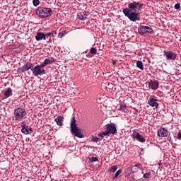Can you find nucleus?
<instances>
[{
	"instance_id": "nucleus-2",
	"label": "nucleus",
	"mask_w": 181,
	"mask_h": 181,
	"mask_svg": "<svg viewBox=\"0 0 181 181\" xmlns=\"http://www.w3.org/2000/svg\"><path fill=\"white\" fill-rule=\"evenodd\" d=\"M71 132L77 138H84V135L81 133V129L77 126V120L73 117L70 122Z\"/></svg>"
},
{
	"instance_id": "nucleus-8",
	"label": "nucleus",
	"mask_w": 181,
	"mask_h": 181,
	"mask_svg": "<svg viewBox=\"0 0 181 181\" xmlns=\"http://www.w3.org/2000/svg\"><path fill=\"white\" fill-rule=\"evenodd\" d=\"M105 128L109 134L112 135H117V124L115 123H110L105 125Z\"/></svg>"
},
{
	"instance_id": "nucleus-40",
	"label": "nucleus",
	"mask_w": 181,
	"mask_h": 181,
	"mask_svg": "<svg viewBox=\"0 0 181 181\" xmlns=\"http://www.w3.org/2000/svg\"><path fill=\"white\" fill-rule=\"evenodd\" d=\"M134 110H135L134 114H138V110H136V108H134Z\"/></svg>"
},
{
	"instance_id": "nucleus-37",
	"label": "nucleus",
	"mask_w": 181,
	"mask_h": 181,
	"mask_svg": "<svg viewBox=\"0 0 181 181\" xmlns=\"http://www.w3.org/2000/svg\"><path fill=\"white\" fill-rule=\"evenodd\" d=\"M177 139H181V132L177 134Z\"/></svg>"
},
{
	"instance_id": "nucleus-26",
	"label": "nucleus",
	"mask_w": 181,
	"mask_h": 181,
	"mask_svg": "<svg viewBox=\"0 0 181 181\" xmlns=\"http://www.w3.org/2000/svg\"><path fill=\"white\" fill-rule=\"evenodd\" d=\"M90 53L94 56L95 54H97V49L94 47H92L90 49Z\"/></svg>"
},
{
	"instance_id": "nucleus-13",
	"label": "nucleus",
	"mask_w": 181,
	"mask_h": 181,
	"mask_svg": "<svg viewBox=\"0 0 181 181\" xmlns=\"http://www.w3.org/2000/svg\"><path fill=\"white\" fill-rule=\"evenodd\" d=\"M148 105H150V107H155L156 108H158V107H159L158 100L153 98H150V99L148 100Z\"/></svg>"
},
{
	"instance_id": "nucleus-19",
	"label": "nucleus",
	"mask_w": 181,
	"mask_h": 181,
	"mask_svg": "<svg viewBox=\"0 0 181 181\" xmlns=\"http://www.w3.org/2000/svg\"><path fill=\"white\" fill-rule=\"evenodd\" d=\"M104 136H110V133L108 132L107 129H106L105 132H103L98 134V136H100L101 138H104Z\"/></svg>"
},
{
	"instance_id": "nucleus-1",
	"label": "nucleus",
	"mask_w": 181,
	"mask_h": 181,
	"mask_svg": "<svg viewBox=\"0 0 181 181\" xmlns=\"http://www.w3.org/2000/svg\"><path fill=\"white\" fill-rule=\"evenodd\" d=\"M145 4H141L139 1H133L132 3H129L128 7L123 8V13L131 22H136V21H141L139 18V12L142 11Z\"/></svg>"
},
{
	"instance_id": "nucleus-30",
	"label": "nucleus",
	"mask_w": 181,
	"mask_h": 181,
	"mask_svg": "<svg viewBox=\"0 0 181 181\" xmlns=\"http://www.w3.org/2000/svg\"><path fill=\"white\" fill-rule=\"evenodd\" d=\"M21 125L22 129L28 127V126H26V122H22Z\"/></svg>"
},
{
	"instance_id": "nucleus-33",
	"label": "nucleus",
	"mask_w": 181,
	"mask_h": 181,
	"mask_svg": "<svg viewBox=\"0 0 181 181\" xmlns=\"http://www.w3.org/2000/svg\"><path fill=\"white\" fill-rule=\"evenodd\" d=\"M50 33H51V35L52 37H54V36H56V35H57V31H56V30L52 31Z\"/></svg>"
},
{
	"instance_id": "nucleus-41",
	"label": "nucleus",
	"mask_w": 181,
	"mask_h": 181,
	"mask_svg": "<svg viewBox=\"0 0 181 181\" xmlns=\"http://www.w3.org/2000/svg\"><path fill=\"white\" fill-rule=\"evenodd\" d=\"M132 179H134V180H136L135 175H132Z\"/></svg>"
},
{
	"instance_id": "nucleus-39",
	"label": "nucleus",
	"mask_w": 181,
	"mask_h": 181,
	"mask_svg": "<svg viewBox=\"0 0 181 181\" xmlns=\"http://www.w3.org/2000/svg\"><path fill=\"white\" fill-rule=\"evenodd\" d=\"M128 173H127V175L128 176H130L131 175V174L132 173V171H127Z\"/></svg>"
},
{
	"instance_id": "nucleus-6",
	"label": "nucleus",
	"mask_w": 181,
	"mask_h": 181,
	"mask_svg": "<svg viewBox=\"0 0 181 181\" xmlns=\"http://www.w3.org/2000/svg\"><path fill=\"white\" fill-rule=\"evenodd\" d=\"M138 33L141 35H146V33L152 35V33H153V30L149 26L141 25L138 28Z\"/></svg>"
},
{
	"instance_id": "nucleus-12",
	"label": "nucleus",
	"mask_w": 181,
	"mask_h": 181,
	"mask_svg": "<svg viewBox=\"0 0 181 181\" xmlns=\"http://www.w3.org/2000/svg\"><path fill=\"white\" fill-rule=\"evenodd\" d=\"M158 136H160L161 138H166V136H168V135H169V132L168 131V129H166L165 128H160L158 131Z\"/></svg>"
},
{
	"instance_id": "nucleus-4",
	"label": "nucleus",
	"mask_w": 181,
	"mask_h": 181,
	"mask_svg": "<svg viewBox=\"0 0 181 181\" xmlns=\"http://www.w3.org/2000/svg\"><path fill=\"white\" fill-rule=\"evenodd\" d=\"M26 117V110L22 107H18L14 110L13 112V119L16 122H19L20 121L23 119V117Z\"/></svg>"
},
{
	"instance_id": "nucleus-20",
	"label": "nucleus",
	"mask_w": 181,
	"mask_h": 181,
	"mask_svg": "<svg viewBox=\"0 0 181 181\" xmlns=\"http://www.w3.org/2000/svg\"><path fill=\"white\" fill-rule=\"evenodd\" d=\"M78 19H80V21H86L87 18L86 16H84V13H78Z\"/></svg>"
},
{
	"instance_id": "nucleus-36",
	"label": "nucleus",
	"mask_w": 181,
	"mask_h": 181,
	"mask_svg": "<svg viewBox=\"0 0 181 181\" xmlns=\"http://www.w3.org/2000/svg\"><path fill=\"white\" fill-rule=\"evenodd\" d=\"M83 13H84V16H86V18L87 16H88V15H90V13L87 11H84Z\"/></svg>"
},
{
	"instance_id": "nucleus-35",
	"label": "nucleus",
	"mask_w": 181,
	"mask_h": 181,
	"mask_svg": "<svg viewBox=\"0 0 181 181\" xmlns=\"http://www.w3.org/2000/svg\"><path fill=\"white\" fill-rule=\"evenodd\" d=\"M63 36H64V34L63 33H59L58 34V37H59L60 39H62V37H63Z\"/></svg>"
},
{
	"instance_id": "nucleus-42",
	"label": "nucleus",
	"mask_w": 181,
	"mask_h": 181,
	"mask_svg": "<svg viewBox=\"0 0 181 181\" xmlns=\"http://www.w3.org/2000/svg\"><path fill=\"white\" fill-rule=\"evenodd\" d=\"M48 42H49V43H52V38H50Z\"/></svg>"
},
{
	"instance_id": "nucleus-25",
	"label": "nucleus",
	"mask_w": 181,
	"mask_h": 181,
	"mask_svg": "<svg viewBox=\"0 0 181 181\" xmlns=\"http://www.w3.org/2000/svg\"><path fill=\"white\" fill-rule=\"evenodd\" d=\"M122 172V170H117L115 173V175L113 177V179H117V177H118V176H119V175H121Z\"/></svg>"
},
{
	"instance_id": "nucleus-21",
	"label": "nucleus",
	"mask_w": 181,
	"mask_h": 181,
	"mask_svg": "<svg viewBox=\"0 0 181 181\" xmlns=\"http://www.w3.org/2000/svg\"><path fill=\"white\" fill-rule=\"evenodd\" d=\"M136 67H138V69H140V70H144V64L142 63V61L136 62Z\"/></svg>"
},
{
	"instance_id": "nucleus-43",
	"label": "nucleus",
	"mask_w": 181,
	"mask_h": 181,
	"mask_svg": "<svg viewBox=\"0 0 181 181\" xmlns=\"http://www.w3.org/2000/svg\"><path fill=\"white\" fill-rule=\"evenodd\" d=\"M171 139H172V137H170L169 141H170Z\"/></svg>"
},
{
	"instance_id": "nucleus-31",
	"label": "nucleus",
	"mask_w": 181,
	"mask_h": 181,
	"mask_svg": "<svg viewBox=\"0 0 181 181\" xmlns=\"http://www.w3.org/2000/svg\"><path fill=\"white\" fill-rule=\"evenodd\" d=\"M90 160L91 162H98V158L97 157H92Z\"/></svg>"
},
{
	"instance_id": "nucleus-5",
	"label": "nucleus",
	"mask_w": 181,
	"mask_h": 181,
	"mask_svg": "<svg viewBox=\"0 0 181 181\" xmlns=\"http://www.w3.org/2000/svg\"><path fill=\"white\" fill-rule=\"evenodd\" d=\"M44 67L42 64L36 65L35 67L33 66L31 71H33L34 76H43L44 74H46V71L43 69Z\"/></svg>"
},
{
	"instance_id": "nucleus-32",
	"label": "nucleus",
	"mask_w": 181,
	"mask_h": 181,
	"mask_svg": "<svg viewBox=\"0 0 181 181\" xmlns=\"http://www.w3.org/2000/svg\"><path fill=\"white\" fill-rule=\"evenodd\" d=\"M175 9H180V4L177 3L174 6Z\"/></svg>"
},
{
	"instance_id": "nucleus-9",
	"label": "nucleus",
	"mask_w": 181,
	"mask_h": 181,
	"mask_svg": "<svg viewBox=\"0 0 181 181\" xmlns=\"http://www.w3.org/2000/svg\"><path fill=\"white\" fill-rule=\"evenodd\" d=\"M132 136L134 139H136L137 141H139V142L144 143L146 141V139H144V137H143L142 135H141L139 132L136 131L133 132Z\"/></svg>"
},
{
	"instance_id": "nucleus-14",
	"label": "nucleus",
	"mask_w": 181,
	"mask_h": 181,
	"mask_svg": "<svg viewBox=\"0 0 181 181\" xmlns=\"http://www.w3.org/2000/svg\"><path fill=\"white\" fill-rule=\"evenodd\" d=\"M21 132L24 134V135H30L32 132H33V129L27 126V127L21 129Z\"/></svg>"
},
{
	"instance_id": "nucleus-16",
	"label": "nucleus",
	"mask_w": 181,
	"mask_h": 181,
	"mask_svg": "<svg viewBox=\"0 0 181 181\" xmlns=\"http://www.w3.org/2000/svg\"><path fill=\"white\" fill-rule=\"evenodd\" d=\"M52 63H54V58L51 57L50 59H45L42 64L44 67H46L47 64H52Z\"/></svg>"
},
{
	"instance_id": "nucleus-34",
	"label": "nucleus",
	"mask_w": 181,
	"mask_h": 181,
	"mask_svg": "<svg viewBox=\"0 0 181 181\" xmlns=\"http://www.w3.org/2000/svg\"><path fill=\"white\" fill-rule=\"evenodd\" d=\"M45 39L46 37H50V36H52V33H48L47 34H45Z\"/></svg>"
},
{
	"instance_id": "nucleus-23",
	"label": "nucleus",
	"mask_w": 181,
	"mask_h": 181,
	"mask_svg": "<svg viewBox=\"0 0 181 181\" xmlns=\"http://www.w3.org/2000/svg\"><path fill=\"white\" fill-rule=\"evenodd\" d=\"M118 169V167L117 165H113L112 168H109V172H112V173H115V172H117V170Z\"/></svg>"
},
{
	"instance_id": "nucleus-27",
	"label": "nucleus",
	"mask_w": 181,
	"mask_h": 181,
	"mask_svg": "<svg viewBox=\"0 0 181 181\" xmlns=\"http://www.w3.org/2000/svg\"><path fill=\"white\" fill-rule=\"evenodd\" d=\"M33 4L34 6H37V5H39V4H40V1L39 0H33Z\"/></svg>"
},
{
	"instance_id": "nucleus-38",
	"label": "nucleus",
	"mask_w": 181,
	"mask_h": 181,
	"mask_svg": "<svg viewBox=\"0 0 181 181\" xmlns=\"http://www.w3.org/2000/svg\"><path fill=\"white\" fill-rule=\"evenodd\" d=\"M136 172H138V169L135 168L132 170V173H135Z\"/></svg>"
},
{
	"instance_id": "nucleus-11",
	"label": "nucleus",
	"mask_w": 181,
	"mask_h": 181,
	"mask_svg": "<svg viewBox=\"0 0 181 181\" xmlns=\"http://www.w3.org/2000/svg\"><path fill=\"white\" fill-rule=\"evenodd\" d=\"M148 88L151 90H158L159 88V82L156 80L148 82Z\"/></svg>"
},
{
	"instance_id": "nucleus-10",
	"label": "nucleus",
	"mask_w": 181,
	"mask_h": 181,
	"mask_svg": "<svg viewBox=\"0 0 181 181\" xmlns=\"http://www.w3.org/2000/svg\"><path fill=\"white\" fill-rule=\"evenodd\" d=\"M164 54L169 60H176L177 54L171 51H164Z\"/></svg>"
},
{
	"instance_id": "nucleus-29",
	"label": "nucleus",
	"mask_w": 181,
	"mask_h": 181,
	"mask_svg": "<svg viewBox=\"0 0 181 181\" xmlns=\"http://www.w3.org/2000/svg\"><path fill=\"white\" fill-rule=\"evenodd\" d=\"M92 141L93 142H98V141H100V138L93 136H92Z\"/></svg>"
},
{
	"instance_id": "nucleus-17",
	"label": "nucleus",
	"mask_w": 181,
	"mask_h": 181,
	"mask_svg": "<svg viewBox=\"0 0 181 181\" xmlns=\"http://www.w3.org/2000/svg\"><path fill=\"white\" fill-rule=\"evenodd\" d=\"M63 117L62 116H58L57 118L54 119V122H56L57 125L59 127H63Z\"/></svg>"
},
{
	"instance_id": "nucleus-3",
	"label": "nucleus",
	"mask_w": 181,
	"mask_h": 181,
	"mask_svg": "<svg viewBox=\"0 0 181 181\" xmlns=\"http://www.w3.org/2000/svg\"><path fill=\"white\" fill-rule=\"evenodd\" d=\"M36 13L37 16L42 19H45V18L52 16L53 15V11H52V8H49L39 7L36 11Z\"/></svg>"
},
{
	"instance_id": "nucleus-22",
	"label": "nucleus",
	"mask_w": 181,
	"mask_h": 181,
	"mask_svg": "<svg viewBox=\"0 0 181 181\" xmlns=\"http://www.w3.org/2000/svg\"><path fill=\"white\" fill-rule=\"evenodd\" d=\"M12 94V89L11 88H8L5 92H4V95L5 97H9Z\"/></svg>"
},
{
	"instance_id": "nucleus-28",
	"label": "nucleus",
	"mask_w": 181,
	"mask_h": 181,
	"mask_svg": "<svg viewBox=\"0 0 181 181\" xmlns=\"http://www.w3.org/2000/svg\"><path fill=\"white\" fill-rule=\"evenodd\" d=\"M144 179H149L151 177V173H146L144 175Z\"/></svg>"
},
{
	"instance_id": "nucleus-44",
	"label": "nucleus",
	"mask_w": 181,
	"mask_h": 181,
	"mask_svg": "<svg viewBox=\"0 0 181 181\" xmlns=\"http://www.w3.org/2000/svg\"><path fill=\"white\" fill-rule=\"evenodd\" d=\"M171 139H172V137H170L169 141H170Z\"/></svg>"
},
{
	"instance_id": "nucleus-24",
	"label": "nucleus",
	"mask_w": 181,
	"mask_h": 181,
	"mask_svg": "<svg viewBox=\"0 0 181 181\" xmlns=\"http://www.w3.org/2000/svg\"><path fill=\"white\" fill-rule=\"evenodd\" d=\"M125 110H127V105H125V103L120 104L119 110L120 111H125Z\"/></svg>"
},
{
	"instance_id": "nucleus-7",
	"label": "nucleus",
	"mask_w": 181,
	"mask_h": 181,
	"mask_svg": "<svg viewBox=\"0 0 181 181\" xmlns=\"http://www.w3.org/2000/svg\"><path fill=\"white\" fill-rule=\"evenodd\" d=\"M33 67V64L30 62H28L22 67H20L17 69L18 73H25V71H29L32 70Z\"/></svg>"
},
{
	"instance_id": "nucleus-15",
	"label": "nucleus",
	"mask_w": 181,
	"mask_h": 181,
	"mask_svg": "<svg viewBox=\"0 0 181 181\" xmlns=\"http://www.w3.org/2000/svg\"><path fill=\"white\" fill-rule=\"evenodd\" d=\"M35 39L37 42H39V40H42V39L46 40V35H45V33H43L37 32L35 36Z\"/></svg>"
},
{
	"instance_id": "nucleus-18",
	"label": "nucleus",
	"mask_w": 181,
	"mask_h": 181,
	"mask_svg": "<svg viewBox=\"0 0 181 181\" xmlns=\"http://www.w3.org/2000/svg\"><path fill=\"white\" fill-rule=\"evenodd\" d=\"M134 168H138V169H142L141 163H137V164H136L134 165H132L131 167V168H127V172H132V170H134Z\"/></svg>"
}]
</instances>
